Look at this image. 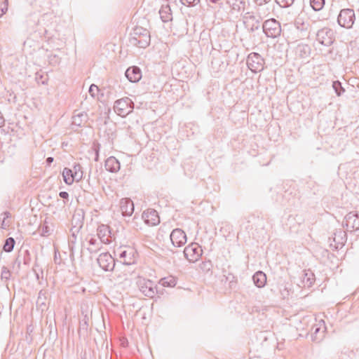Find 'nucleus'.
<instances>
[{
	"label": "nucleus",
	"mask_w": 359,
	"mask_h": 359,
	"mask_svg": "<svg viewBox=\"0 0 359 359\" xmlns=\"http://www.w3.org/2000/svg\"><path fill=\"white\" fill-rule=\"evenodd\" d=\"M129 41L133 46L145 48L150 43L149 32L141 27H135L130 34Z\"/></svg>",
	"instance_id": "1"
},
{
	"label": "nucleus",
	"mask_w": 359,
	"mask_h": 359,
	"mask_svg": "<svg viewBox=\"0 0 359 359\" xmlns=\"http://www.w3.org/2000/svg\"><path fill=\"white\" fill-rule=\"evenodd\" d=\"M134 103L129 97L116 100L114 104V111L120 116L125 117L133 111Z\"/></svg>",
	"instance_id": "2"
},
{
	"label": "nucleus",
	"mask_w": 359,
	"mask_h": 359,
	"mask_svg": "<svg viewBox=\"0 0 359 359\" xmlns=\"http://www.w3.org/2000/svg\"><path fill=\"white\" fill-rule=\"evenodd\" d=\"M355 20V12L351 8L341 9L337 16V22L339 26L346 29H351Z\"/></svg>",
	"instance_id": "3"
},
{
	"label": "nucleus",
	"mask_w": 359,
	"mask_h": 359,
	"mask_svg": "<svg viewBox=\"0 0 359 359\" xmlns=\"http://www.w3.org/2000/svg\"><path fill=\"white\" fill-rule=\"evenodd\" d=\"M262 29L267 37L276 38L280 34L281 27L278 21L274 18L266 20L262 25Z\"/></svg>",
	"instance_id": "4"
},
{
	"label": "nucleus",
	"mask_w": 359,
	"mask_h": 359,
	"mask_svg": "<svg viewBox=\"0 0 359 359\" xmlns=\"http://www.w3.org/2000/svg\"><path fill=\"white\" fill-rule=\"evenodd\" d=\"M248 67L254 73L259 72L264 69V60L257 53H251L246 60Z\"/></svg>",
	"instance_id": "5"
},
{
	"label": "nucleus",
	"mask_w": 359,
	"mask_h": 359,
	"mask_svg": "<svg viewBox=\"0 0 359 359\" xmlns=\"http://www.w3.org/2000/svg\"><path fill=\"white\" fill-rule=\"evenodd\" d=\"M140 291L146 297L153 298L156 293V287L150 280L140 278L137 282Z\"/></svg>",
	"instance_id": "6"
},
{
	"label": "nucleus",
	"mask_w": 359,
	"mask_h": 359,
	"mask_svg": "<svg viewBox=\"0 0 359 359\" xmlns=\"http://www.w3.org/2000/svg\"><path fill=\"white\" fill-rule=\"evenodd\" d=\"M245 27L250 32H254L260 28L261 18L254 15L252 13H246L243 17Z\"/></svg>",
	"instance_id": "7"
},
{
	"label": "nucleus",
	"mask_w": 359,
	"mask_h": 359,
	"mask_svg": "<svg viewBox=\"0 0 359 359\" xmlns=\"http://www.w3.org/2000/svg\"><path fill=\"white\" fill-rule=\"evenodd\" d=\"M316 40L323 46H331L334 41L333 30L327 27L318 30L316 34Z\"/></svg>",
	"instance_id": "8"
},
{
	"label": "nucleus",
	"mask_w": 359,
	"mask_h": 359,
	"mask_svg": "<svg viewBox=\"0 0 359 359\" xmlns=\"http://www.w3.org/2000/svg\"><path fill=\"white\" fill-rule=\"evenodd\" d=\"M97 262L105 271H113L116 265L115 259L109 252L101 253L97 257Z\"/></svg>",
	"instance_id": "9"
},
{
	"label": "nucleus",
	"mask_w": 359,
	"mask_h": 359,
	"mask_svg": "<svg viewBox=\"0 0 359 359\" xmlns=\"http://www.w3.org/2000/svg\"><path fill=\"white\" fill-rule=\"evenodd\" d=\"M135 250L130 247L121 248L118 257L121 259L120 262L124 265H131L135 262Z\"/></svg>",
	"instance_id": "10"
},
{
	"label": "nucleus",
	"mask_w": 359,
	"mask_h": 359,
	"mask_svg": "<svg viewBox=\"0 0 359 359\" xmlns=\"http://www.w3.org/2000/svg\"><path fill=\"white\" fill-rule=\"evenodd\" d=\"M343 224L346 226V230L353 231L359 229V212H351L345 217Z\"/></svg>",
	"instance_id": "11"
},
{
	"label": "nucleus",
	"mask_w": 359,
	"mask_h": 359,
	"mask_svg": "<svg viewBox=\"0 0 359 359\" xmlns=\"http://www.w3.org/2000/svg\"><path fill=\"white\" fill-rule=\"evenodd\" d=\"M311 334V340L316 343H320L325 337L326 327L324 320L319 321L312 327Z\"/></svg>",
	"instance_id": "12"
},
{
	"label": "nucleus",
	"mask_w": 359,
	"mask_h": 359,
	"mask_svg": "<svg viewBox=\"0 0 359 359\" xmlns=\"http://www.w3.org/2000/svg\"><path fill=\"white\" fill-rule=\"evenodd\" d=\"M170 241L175 247H181L187 242V235L181 229H175L170 235Z\"/></svg>",
	"instance_id": "13"
},
{
	"label": "nucleus",
	"mask_w": 359,
	"mask_h": 359,
	"mask_svg": "<svg viewBox=\"0 0 359 359\" xmlns=\"http://www.w3.org/2000/svg\"><path fill=\"white\" fill-rule=\"evenodd\" d=\"M202 250L200 249L199 246L196 243H191L187 246L184 250V257L189 262H195L201 255Z\"/></svg>",
	"instance_id": "14"
},
{
	"label": "nucleus",
	"mask_w": 359,
	"mask_h": 359,
	"mask_svg": "<svg viewBox=\"0 0 359 359\" xmlns=\"http://www.w3.org/2000/svg\"><path fill=\"white\" fill-rule=\"evenodd\" d=\"M97 236L101 243L107 244L111 242V236L109 226L102 224L97 228Z\"/></svg>",
	"instance_id": "15"
},
{
	"label": "nucleus",
	"mask_w": 359,
	"mask_h": 359,
	"mask_svg": "<svg viewBox=\"0 0 359 359\" xmlns=\"http://www.w3.org/2000/svg\"><path fill=\"white\" fill-rule=\"evenodd\" d=\"M125 75L130 82L136 83L141 79L142 72L138 67L133 66L126 69Z\"/></svg>",
	"instance_id": "16"
},
{
	"label": "nucleus",
	"mask_w": 359,
	"mask_h": 359,
	"mask_svg": "<svg viewBox=\"0 0 359 359\" xmlns=\"http://www.w3.org/2000/svg\"><path fill=\"white\" fill-rule=\"evenodd\" d=\"M120 208L123 216H131L134 212V203L128 198H122L120 201Z\"/></svg>",
	"instance_id": "17"
},
{
	"label": "nucleus",
	"mask_w": 359,
	"mask_h": 359,
	"mask_svg": "<svg viewBox=\"0 0 359 359\" xmlns=\"http://www.w3.org/2000/svg\"><path fill=\"white\" fill-rule=\"evenodd\" d=\"M142 217L145 222L151 226L156 225L160 222L158 213L154 210H148L147 212H144Z\"/></svg>",
	"instance_id": "18"
},
{
	"label": "nucleus",
	"mask_w": 359,
	"mask_h": 359,
	"mask_svg": "<svg viewBox=\"0 0 359 359\" xmlns=\"http://www.w3.org/2000/svg\"><path fill=\"white\" fill-rule=\"evenodd\" d=\"M311 51L310 46L305 43L298 44L294 49L296 56L302 59L308 58L310 56Z\"/></svg>",
	"instance_id": "19"
},
{
	"label": "nucleus",
	"mask_w": 359,
	"mask_h": 359,
	"mask_svg": "<svg viewBox=\"0 0 359 359\" xmlns=\"http://www.w3.org/2000/svg\"><path fill=\"white\" fill-rule=\"evenodd\" d=\"M104 166L106 170L110 172H116L121 168L119 161L114 156L109 157L105 161Z\"/></svg>",
	"instance_id": "20"
},
{
	"label": "nucleus",
	"mask_w": 359,
	"mask_h": 359,
	"mask_svg": "<svg viewBox=\"0 0 359 359\" xmlns=\"http://www.w3.org/2000/svg\"><path fill=\"white\" fill-rule=\"evenodd\" d=\"M273 4L271 1V3H264L257 6V13L258 17L261 18L262 20L263 18L269 15L271 11H273Z\"/></svg>",
	"instance_id": "21"
},
{
	"label": "nucleus",
	"mask_w": 359,
	"mask_h": 359,
	"mask_svg": "<svg viewBox=\"0 0 359 359\" xmlns=\"http://www.w3.org/2000/svg\"><path fill=\"white\" fill-rule=\"evenodd\" d=\"M159 15L161 19L164 22L172 20V15L170 6L168 4L162 5L159 10Z\"/></svg>",
	"instance_id": "22"
},
{
	"label": "nucleus",
	"mask_w": 359,
	"mask_h": 359,
	"mask_svg": "<svg viewBox=\"0 0 359 359\" xmlns=\"http://www.w3.org/2000/svg\"><path fill=\"white\" fill-rule=\"evenodd\" d=\"M252 280L254 284L257 287L261 288L263 287L266 283V276L264 272L258 271L253 275Z\"/></svg>",
	"instance_id": "23"
},
{
	"label": "nucleus",
	"mask_w": 359,
	"mask_h": 359,
	"mask_svg": "<svg viewBox=\"0 0 359 359\" xmlns=\"http://www.w3.org/2000/svg\"><path fill=\"white\" fill-rule=\"evenodd\" d=\"M88 243L89 246L88 247L87 250L90 254H93L97 252L100 250L103 243H101L100 241H98L96 238H90L88 241Z\"/></svg>",
	"instance_id": "24"
},
{
	"label": "nucleus",
	"mask_w": 359,
	"mask_h": 359,
	"mask_svg": "<svg viewBox=\"0 0 359 359\" xmlns=\"http://www.w3.org/2000/svg\"><path fill=\"white\" fill-rule=\"evenodd\" d=\"M62 177L64 182L67 184H72L74 182V176H73V170L72 169H69L68 168H65L62 171Z\"/></svg>",
	"instance_id": "25"
},
{
	"label": "nucleus",
	"mask_w": 359,
	"mask_h": 359,
	"mask_svg": "<svg viewBox=\"0 0 359 359\" xmlns=\"http://www.w3.org/2000/svg\"><path fill=\"white\" fill-rule=\"evenodd\" d=\"M15 244V241L13 238L9 237L6 238L3 245V250H4L6 252H11V251H13Z\"/></svg>",
	"instance_id": "26"
},
{
	"label": "nucleus",
	"mask_w": 359,
	"mask_h": 359,
	"mask_svg": "<svg viewBox=\"0 0 359 359\" xmlns=\"http://www.w3.org/2000/svg\"><path fill=\"white\" fill-rule=\"evenodd\" d=\"M159 283L163 287H174L175 286L177 281L174 277L169 276L161 278L159 281Z\"/></svg>",
	"instance_id": "27"
},
{
	"label": "nucleus",
	"mask_w": 359,
	"mask_h": 359,
	"mask_svg": "<svg viewBox=\"0 0 359 359\" xmlns=\"http://www.w3.org/2000/svg\"><path fill=\"white\" fill-rule=\"evenodd\" d=\"M73 176L74 180L76 182H79L83 177L82 168L80 164H75L73 168Z\"/></svg>",
	"instance_id": "28"
},
{
	"label": "nucleus",
	"mask_w": 359,
	"mask_h": 359,
	"mask_svg": "<svg viewBox=\"0 0 359 359\" xmlns=\"http://www.w3.org/2000/svg\"><path fill=\"white\" fill-rule=\"evenodd\" d=\"M22 262H24L25 264H27V260L25 258V256H22L21 255H18L16 259L13 262V269L14 270L19 271L20 269V266Z\"/></svg>",
	"instance_id": "29"
},
{
	"label": "nucleus",
	"mask_w": 359,
	"mask_h": 359,
	"mask_svg": "<svg viewBox=\"0 0 359 359\" xmlns=\"http://www.w3.org/2000/svg\"><path fill=\"white\" fill-rule=\"evenodd\" d=\"M294 26L300 32L306 31L309 24L305 22L301 18H297L294 21Z\"/></svg>",
	"instance_id": "30"
},
{
	"label": "nucleus",
	"mask_w": 359,
	"mask_h": 359,
	"mask_svg": "<svg viewBox=\"0 0 359 359\" xmlns=\"http://www.w3.org/2000/svg\"><path fill=\"white\" fill-rule=\"evenodd\" d=\"M1 217L2 218L0 219H1V227L3 229H6L10 226L11 222L9 220H8V219L11 217V214L9 212L6 211L1 214Z\"/></svg>",
	"instance_id": "31"
},
{
	"label": "nucleus",
	"mask_w": 359,
	"mask_h": 359,
	"mask_svg": "<svg viewBox=\"0 0 359 359\" xmlns=\"http://www.w3.org/2000/svg\"><path fill=\"white\" fill-rule=\"evenodd\" d=\"M314 280L315 276L311 271L304 273L303 282L307 284L308 286H311L313 283Z\"/></svg>",
	"instance_id": "32"
},
{
	"label": "nucleus",
	"mask_w": 359,
	"mask_h": 359,
	"mask_svg": "<svg viewBox=\"0 0 359 359\" xmlns=\"http://www.w3.org/2000/svg\"><path fill=\"white\" fill-rule=\"evenodd\" d=\"M87 114L86 113H79L73 116V123L75 125L81 126L83 121H86Z\"/></svg>",
	"instance_id": "33"
},
{
	"label": "nucleus",
	"mask_w": 359,
	"mask_h": 359,
	"mask_svg": "<svg viewBox=\"0 0 359 359\" xmlns=\"http://www.w3.org/2000/svg\"><path fill=\"white\" fill-rule=\"evenodd\" d=\"M310 4L314 11H318L323 8L325 0H310Z\"/></svg>",
	"instance_id": "34"
},
{
	"label": "nucleus",
	"mask_w": 359,
	"mask_h": 359,
	"mask_svg": "<svg viewBox=\"0 0 359 359\" xmlns=\"http://www.w3.org/2000/svg\"><path fill=\"white\" fill-rule=\"evenodd\" d=\"M199 269L203 273H208L212 268V262L210 260L202 262L199 266Z\"/></svg>",
	"instance_id": "35"
},
{
	"label": "nucleus",
	"mask_w": 359,
	"mask_h": 359,
	"mask_svg": "<svg viewBox=\"0 0 359 359\" xmlns=\"http://www.w3.org/2000/svg\"><path fill=\"white\" fill-rule=\"evenodd\" d=\"M332 88L338 96H340L344 92V88L342 87L341 83L339 81H333Z\"/></svg>",
	"instance_id": "36"
},
{
	"label": "nucleus",
	"mask_w": 359,
	"mask_h": 359,
	"mask_svg": "<svg viewBox=\"0 0 359 359\" xmlns=\"http://www.w3.org/2000/svg\"><path fill=\"white\" fill-rule=\"evenodd\" d=\"M295 0H275L276 3L282 8L291 6Z\"/></svg>",
	"instance_id": "37"
},
{
	"label": "nucleus",
	"mask_w": 359,
	"mask_h": 359,
	"mask_svg": "<svg viewBox=\"0 0 359 359\" xmlns=\"http://www.w3.org/2000/svg\"><path fill=\"white\" fill-rule=\"evenodd\" d=\"M1 279H5L6 280H8L10 279L11 271H9V269L7 267H6V266L2 267L1 272Z\"/></svg>",
	"instance_id": "38"
},
{
	"label": "nucleus",
	"mask_w": 359,
	"mask_h": 359,
	"mask_svg": "<svg viewBox=\"0 0 359 359\" xmlns=\"http://www.w3.org/2000/svg\"><path fill=\"white\" fill-rule=\"evenodd\" d=\"M46 299V292L45 290H40L37 299V303L45 305V301Z\"/></svg>",
	"instance_id": "39"
},
{
	"label": "nucleus",
	"mask_w": 359,
	"mask_h": 359,
	"mask_svg": "<svg viewBox=\"0 0 359 359\" xmlns=\"http://www.w3.org/2000/svg\"><path fill=\"white\" fill-rule=\"evenodd\" d=\"M182 4L186 6H194L200 2V0H180Z\"/></svg>",
	"instance_id": "40"
},
{
	"label": "nucleus",
	"mask_w": 359,
	"mask_h": 359,
	"mask_svg": "<svg viewBox=\"0 0 359 359\" xmlns=\"http://www.w3.org/2000/svg\"><path fill=\"white\" fill-rule=\"evenodd\" d=\"M98 90H99L98 87L95 84H92V85H90L88 91H89V93L90 94V95L94 97L96 95Z\"/></svg>",
	"instance_id": "41"
},
{
	"label": "nucleus",
	"mask_w": 359,
	"mask_h": 359,
	"mask_svg": "<svg viewBox=\"0 0 359 359\" xmlns=\"http://www.w3.org/2000/svg\"><path fill=\"white\" fill-rule=\"evenodd\" d=\"M3 6H1V14H0V16H1L3 14L6 13V11H8V0H4V2H3Z\"/></svg>",
	"instance_id": "42"
},
{
	"label": "nucleus",
	"mask_w": 359,
	"mask_h": 359,
	"mask_svg": "<svg viewBox=\"0 0 359 359\" xmlns=\"http://www.w3.org/2000/svg\"><path fill=\"white\" fill-rule=\"evenodd\" d=\"M82 224H80L79 225V226H73L72 229H71V231H72V237L74 238V239H76V233H78L79 232V229L81 227Z\"/></svg>",
	"instance_id": "43"
},
{
	"label": "nucleus",
	"mask_w": 359,
	"mask_h": 359,
	"mask_svg": "<svg viewBox=\"0 0 359 359\" xmlns=\"http://www.w3.org/2000/svg\"><path fill=\"white\" fill-rule=\"evenodd\" d=\"M59 196L60 198L63 199L68 200L69 198V194L67 191H60L59 193Z\"/></svg>",
	"instance_id": "44"
},
{
	"label": "nucleus",
	"mask_w": 359,
	"mask_h": 359,
	"mask_svg": "<svg viewBox=\"0 0 359 359\" xmlns=\"http://www.w3.org/2000/svg\"><path fill=\"white\" fill-rule=\"evenodd\" d=\"M257 6L262 4H267L271 3L272 0H254Z\"/></svg>",
	"instance_id": "45"
},
{
	"label": "nucleus",
	"mask_w": 359,
	"mask_h": 359,
	"mask_svg": "<svg viewBox=\"0 0 359 359\" xmlns=\"http://www.w3.org/2000/svg\"><path fill=\"white\" fill-rule=\"evenodd\" d=\"M75 240L76 239H74L73 238H69V246L71 253L73 252V245H72L74 243Z\"/></svg>",
	"instance_id": "46"
},
{
	"label": "nucleus",
	"mask_w": 359,
	"mask_h": 359,
	"mask_svg": "<svg viewBox=\"0 0 359 359\" xmlns=\"http://www.w3.org/2000/svg\"><path fill=\"white\" fill-rule=\"evenodd\" d=\"M54 158L53 157H48L46 159V163L48 166H50V164L53 162Z\"/></svg>",
	"instance_id": "47"
},
{
	"label": "nucleus",
	"mask_w": 359,
	"mask_h": 359,
	"mask_svg": "<svg viewBox=\"0 0 359 359\" xmlns=\"http://www.w3.org/2000/svg\"><path fill=\"white\" fill-rule=\"evenodd\" d=\"M95 161H98L99 160V148H95Z\"/></svg>",
	"instance_id": "48"
},
{
	"label": "nucleus",
	"mask_w": 359,
	"mask_h": 359,
	"mask_svg": "<svg viewBox=\"0 0 359 359\" xmlns=\"http://www.w3.org/2000/svg\"><path fill=\"white\" fill-rule=\"evenodd\" d=\"M5 120L2 116H0V128L4 125Z\"/></svg>",
	"instance_id": "49"
},
{
	"label": "nucleus",
	"mask_w": 359,
	"mask_h": 359,
	"mask_svg": "<svg viewBox=\"0 0 359 359\" xmlns=\"http://www.w3.org/2000/svg\"><path fill=\"white\" fill-rule=\"evenodd\" d=\"M42 77H43V76L42 75H39V74H36V81L38 82H39V79H41Z\"/></svg>",
	"instance_id": "50"
},
{
	"label": "nucleus",
	"mask_w": 359,
	"mask_h": 359,
	"mask_svg": "<svg viewBox=\"0 0 359 359\" xmlns=\"http://www.w3.org/2000/svg\"><path fill=\"white\" fill-rule=\"evenodd\" d=\"M209 1L212 3H216L217 1V0H209Z\"/></svg>",
	"instance_id": "51"
},
{
	"label": "nucleus",
	"mask_w": 359,
	"mask_h": 359,
	"mask_svg": "<svg viewBox=\"0 0 359 359\" xmlns=\"http://www.w3.org/2000/svg\"><path fill=\"white\" fill-rule=\"evenodd\" d=\"M46 229H47V227H46ZM47 232V229H43V233H46Z\"/></svg>",
	"instance_id": "52"
},
{
	"label": "nucleus",
	"mask_w": 359,
	"mask_h": 359,
	"mask_svg": "<svg viewBox=\"0 0 359 359\" xmlns=\"http://www.w3.org/2000/svg\"><path fill=\"white\" fill-rule=\"evenodd\" d=\"M36 278L39 279V276L38 273H36Z\"/></svg>",
	"instance_id": "53"
},
{
	"label": "nucleus",
	"mask_w": 359,
	"mask_h": 359,
	"mask_svg": "<svg viewBox=\"0 0 359 359\" xmlns=\"http://www.w3.org/2000/svg\"><path fill=\"white\" fill-rule=\"evenodd\" d=\"M75 217H76V216H75V215H74V216H73V221L75 219Z\"/></svg>",
	"instance_id": "54"
},
{
	"label": "nucleus",
	"mask_w": 359,
	"mask_h": 359,
	"mask_svg": "<svg viewBox=\"0 0 359 359\" xmlns=\"http://www.w3.org/2000/svg\"><path fill=\"white\" fill-rule=\"evenodd\" d=\"M41 83H42L43 84H45V81H41Z\"/></svg>",
	"instance_id": "55"
}]
</instances>
